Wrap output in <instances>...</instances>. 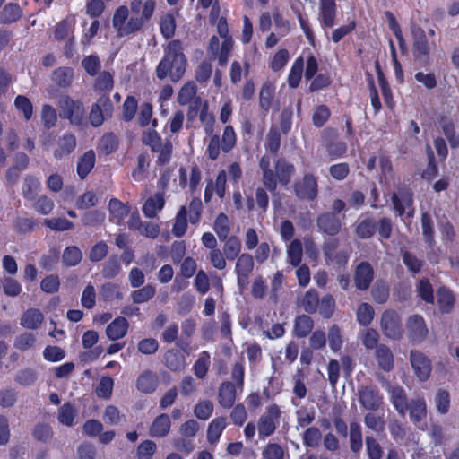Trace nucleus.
I'll list each match as a JSON object with an SVG mask.
<instances>
[{"label":"nucleus","instance_id":"8","mask_svg":"<svg viewBox=\"0 0 459 459\" xmlns=\"http://www.w3.org/2000/svg\"><path fill=\"white\" fill-rule=\"evenodd\" d=\"M295 195L302 200L314 201L318 195L316 178L312 174H306L294 184Z\"/></svg>","mask_w":459,"mask_h":459},{"label":"nucleus","instance_id":"24","mask_svg":"<svg viewBox=\"0 0 459 459\" xmlns=\"http://www.w3.org/2000/svg\"><path fill=\"white\" fill-rule=\"evenodd\" d=\"M171 427V421L169 416L166 413H162L156 417L150 427V436L153 437H166Z\"/></svg>","mask_w":459,"mask_h":459},{"label":"nucleus","instance_id":"26","mask_svg":"<svg viewBox=\"0 0 459 459\" xmlns=\"http://www.w3.org/2000/svg\"><path fill=\"white\" fill-rule=\"evenodd\" d=\"M164 204L163 194L156 193L145 201L143 205V212L147 218H155L157 213L163 209Z\"/></svg>","mask_w":459,"mask_h":459},{"label":"nucleus","instance_id":"29","mask_svg":"<svg viewBox=\"0 0 459 459\" xmlns=\"http://www.w3.org/2000/svg\"><path fill=\"white\" fill-rule=\"evenodd\" d=\"M221 241L224 242L221 251L228 260L233 261L241 255L242 245L237 236H230L226 239H221Z\"/></svg>","mask_w":459,"mask_h":459},{"label":"nucleus","instance_id":"36","mask_svg":"<svg viewBox=\"0 0 459 459\" xmlns=\"http://www.w3.org/2000/svg\"><path fill=\"white\" fill-rule=\"evenodd\" d=\"M187 230V208L181 206L178 210L174 225L172 227V233L177 238L184 236Z\"/></svg>","mask_w":459,"mask_h":459},{"label":"nucleus","instance_id":"12","mask_svg":"<svg viewBox=\"0 0 459 459\" xmlns=\"http://www.w3.org/2000/svg\"><path fill=\"white\" fill-rule=\"evenodd\" d=\"M316 227L321 233L333 237L341 232L342 223L335 213L325 212L317 216Z\"/></svg>","mask_w":459,"mask_h":459},{"label":"nucleus","instance_id":"55","mask_svg":"<svg viewBox=\"0 0 459 459\" xmlns=\"http://www.w3.org/2000/svg\"><path fill=\"white\" fill-rule=\"evenodd\" d=\"M38 378L37 372L32 368H23L15 375V382L22 386L32 385Z\"/></svg>","mask_w":459,"mask_h":459},{"label":"nucleus","instance_id":"33","mask_svg":"<svg viewBox=\"0 0 459 459\" xmlns=\"http://www.w3.org/2000/svg\"><path fill=\"white\" fill-rule=\"evenodd\" d=\"M303 256V248L300 239H294L287 247V260L293 267L300 264Z\"/></svg>","mask_w":459,"mask_h":459},{"label":"nucleus","instance_id":"20","mask_svg":"<svg viewBox=\"0 0 459 459\" xmlns=\"http://www.w3.org/2000/svg\"><path fill=\"white\" fill-rule=\"evenodd\" d=\"M336 4L334 0H320L319 21L327 28H333L335 24Z\"/></svg>","mask_w":459,"mask_h":459},{"label":"nucleus","instance_id":"25","mask_svg":"<svg viewBox=\"0 0 459 459\" xmlns=\"http://www.w3.org/2000/svg\"><path fill=\"white\" fill-rule=\"evenodd\" d=\"M44 320L42 312L38 308H29L21 316V325L26 329H38Z\"/></svg>","mask_w":459,"mask_h":459},{"label":"nucleus","instance_id":"35","mask_svg":"<svg viewBox=\"0 0 459 459\" xmlns=\"http://www.w3.org/2000/svg\"><path fill=\"white\" fill-rule=\"evenodd\" d=\"M39 185V180L36 177L32 175H27L23 178L22 188L24 198L28 200H34L38 195Z\"/></svg>","mask_w":459,"mask_h":459},{"label":"nucleus","instance_id":"23","mask_svg":"<svg viewBox=\"0 0 459 459\" xmlns=\"http://www.w3.org/2000/svg\"><path fill=\"white\" fill-rule=\"evenodd\" d=\"M388 392L392 404L400 415L404 416L409 405L404 390L401 386H389Z\"/></svg>","mask_w":459,"mask_h":459},{"label":"nucleus","instance_id":"42","mask_svg":"<svg viewBox=\"0 0 459 459\" xmlns=\"http://www.w3.org/2000/svg\"><path fill=\"white\" fill-rule=\"evenodd\" d=\"M121 264L117 255H111L104 263L102 268V276L106 279H113L119 274Z\"/></svg>","mask_w":459,"mask_h":459},{"label":"nucleus","instance_id":"64","mask_svg":"<svg viewBox=\"0 0 459 459\" xmlns=\"http://www.w3.org/2000/svg\"><path fill=\"white\" fill-rule=\"evenodd\" d=\"M41 121L48 129L54 127L57 121L56 109L49 104H44L41 109Z\"/></svg>","mask_w":459,"mask_h":459},{"label":"nucleus","instance_id":"40","mask_svg":"<svg viewBox=\"0 0 459 459\" xmlns=\"http://www.w3.org/2000/svg\"><path fill=\"white\" fill-rule=\"evenodd\" d=\"M54 37L58 41L68 39L67 45H72L74 43L72 24L67 20H63L58 22L55 27Z\"/></svg>","mask_w":459,"mask_h":459},{"label":"nucleus","instance_id":"47","mask_svg":"<svg viewBox=\"0 0 459 459\" xmlns=\"http://www.w3.org/2000/svg\"><path fill=\"white\" fill-rule=\"evenodd\" d=\"M274 96V87L272 82H265L261 88L259 94V105L262 109L268 111L272 106Z\"/></svg>","mask_w":459,"mask_h":459},{"label":"nucleus","instance_id":"43","mask_svg":"<svg viewBox=\"0 0 459 459\" xmlns=\"http://www.w3.org/2000/svg\"><path fill=\"white\" fill-rule=\"evenodd\" d=\"M437 298L440 310L443 313H449L455 303L453 293L446 289L441 288L437 292Z\"/></svg>","mask_w":459,"mask_h":459},{"label":"nucleus","instance_id":"14","mask_svg":"<svg viewBox=\"0 0 459 459\" xmlns=\"http://www.w3.org/2000/svg\"><path fill=\"white\" fill-rule=\"evenodd\" d=\"M411 365L420 381H426L431 372L430 360L420 351H411L410 354Z\"/></svg>","mask_w":459,"mask_h":459},{"label":"nucleus","instance_id":"34","mask_svg":"<svg viewBox=\"0 0 459 459\" xmlns=\"http://www.w3.org/2000/svg\"><path fill=\"white\" fill-rule=\"evenodd\" d=\"M299 306L307 313H315L319 306V297L316 290H307L299 300Z\"/></svg>","mask_w":459,"mask_h":459},{"label":"nucleus","instance_id":"6","mask_svg":"<svg viewBox=\"0 0 459 459\" xmlns=\"http://www.w3.org/2000/svg\"><path fill=\"white\" fill-rule=\"evenodd\" d=\"M255 267L254 257L248 253H242L235 264V273L237 275L238 286L240 291H243L249 283Z\"/></svg>","mask_w":459,"mask_h":459},{"label":"nucleus","instance_id":"38","mask_svg":"<svg viewBox=\"0 0 459 459\" xmlns=\"http://www.w3.org/2000/svg\"><path fill=\"white\" fill-rule=\"evenodd\" d=\"M276 176L282 185H287L294 173V166L284 160H278L275 164Z\"/></svg>","mask_w":459,"mask_h":459},{"label":"nucleus","instance_id":"37","mask_svg":"<svg viewBox=\"0 0 459 459\" xmlns=\"http://www.w3.org/2000/svg\"><path fill=\"white\" fill-rule=\"evenodd\" d=\"M22 15V11L17 4H6L0 13V20L2 23L7 24L18 21Z\"/></svg>","mask_w":459,"mask_h":459},{"label":"nucleus","instance_id":"28","mask_svg":"<svg viewBox=\"0 0 459 459\" xmlns=\"http://www.w3.org/2000/svg\"><path fill=\"white\" fill-rule=\"evenodd\" d=\"M408 410L410 411V418L418 424L427 417V405L422 397L411 399L409 402Z\"/></svg>","mask_w":459,"mask_h":459},{"label":"nucleus","instance_id":"41","mask_svg":"<svg viewBox=\"0 0 459 459\" xmlns=\"http://www.w3.org/2000/svg\"><path fill=\"white\" fill-rule=\"evenodd\" d=\"M226 427V419L223 417L214 419L209 424L207 429V439L210 443L217 442L221 435V432Z\"/></svg>","mask_w":459,"mask_h":459},{"label":"nucleus","instance_id":"22","mask_svg":"<svg viewBox=\"0 0 459 459\" xmlns=\"http://www.w3.org/2000/svg\"><path fill=\"white\" fill-rule=\"evenodd\" d=\"M74 69L68 66H60L51 74L52 82L61 89H68L74 80Z\"/></svg>","mask_w":459,"mask_h":459},{"label":"nucleus","instance_id":"31","mask_svg":"<svg viewBox=\"0 0 459 459\" xmlns=\"http://www.w3.org/2000/svg\"><path fill=\"white\" fill-rule=\"evenodd\" d=\"M165 365L172 371H181L185 368L186 359L178 350H169L165 355Z\"/></svg>","mask_w":459,"mask_h":459},{"label":"nucleus","instance_id":"58","mask_svg":"<svg viewBox=\"0 0 459 459\" xmlns=\"http://www.w3.org/2000/svg\"><path fill=\"white\" fill-rule=\"evenodd\" d=\"M357 320L363 326L368 325L374 318V309L368 303H362L357 309Z\"/></svg>","mask_w":459,"mask_h":459},{"label":"nucleus","instance_id":"54","mask_svg":"<svg viewBox=\"0 0 459 459\" xmlns=\"http://www.w3.org/2000/svg\"><path fill=\"white\" fill-rule=\"evenodd\" d=\"M364 423L367 428L374 430L377 433L383 432L385 428L384 416H380L373 412H368L365 415Z\"/></svg>","mask_w":459,"mask_h":459},{"label":"nucleus","instance_id":"17","mask_svg":"<svg viewBox=\"0 0 459 459\" xmlns=\"http://www.w3.org/2000/svg\"><path fill=\"white\" fill-rule=\"evenodd\" d=\"M238 389L233 382L223 381L218 389L219 404L225 409L231 408L236 402Z\"/></svg>","mask_w":459,"mask_h":459},{"label":"nucleus","instance_id":"49","mask_svg":"<svg viewBox=\"0 0 459 459\" xmlns=\"http://www.w3.org/2000/svg\"><path fill=\"white\" fill-rule=\"evenodd\" d=\"M106 219L104 212L100 210H91L86 212L82 217V222L84 226L88 227H99Z\"/></svg>","mask_w":459,"mask_h":459},{"label":"nucleus","instance_id":"46","mask_svg":"<svg viewBox=\"0 0 459 459\" xmlns=\"http://www.w3.org/2000/svg\"><path fill=\"white\" fill-rule=\"evenodd\" d=\"M350 443L351 449L354 453H358L362 448V433L361 427L357 421L350 424Z\"/></svg>","mask_w":459,"mask_h":459},{"label":"nucleus","instance_id":"15","mask_svg":"<svg viewBox=\"0 0 459 459\" xmlns=\"http://www.w3.org/2000/svg\"><path fill=\"white\" fill-rule=\"evenodd\" d=\"M374 280V269L368 262L359 263L354 271V283L358 290H367Z\"/></svg>","mask_w":459,"mask_h":459},{"label":"nucleus","instance_id":"57","mask_svg":"<svg viewBox=\"0 0 459 459\" xmlns=\"http://www.w3.org/2000/svg\"><path fill=\"white\" fill-rule=\"evenodd\" d=\"M421 230L426 243L432 247L434 244V229L431 217L424 212L421 215Z\"/></svg>","mask_w":459,"mask_h":459},{"label":"nucleus","instance_id":"61","mask_svg":"<svg viewBox=\"0 0 459 459\" xmlns=\"http://www.w3.org/2000/svg\"><path fill=\"white\" fill-rule=\"evenodd\" d=\"M82 66L89 75L95 76L100 71L101 62L98 56L90 55L82 59Z\"/></svg>","mask_w":459,"mask_h":459},{"label":"nucleus","instance_id":"60","mask_svg":"<svg viewBox=\"0 0 459 459\" xmlns=\"http://www.w3.org/2000/svg\"><path fill=\"white\" fill-rule=\"evenodd\" d=\"M100 295L105 301H110L114 299H123L122 292L119 290L118 287L112 282L104 283L100 290Z\"/></svg>","mask_w":459,"mask_h":459},{"label":"nucleus","instance_id":"7","mask_svg":"<svg viewBox=\"0 0 459 459\" xmlns=\"http://www.w3.org/2000/svg\"><path fill=\"white\" fill-rule=\"evenodd\" d=\"M380 328L383 333L389 339L400 340L403 336L401 317L394 310H385L382 314Z\"/></svg>","mask_w":459,"mask_h":459},{"label":"nucleus","instance_id":"51","mask_svg":"<svg viewBox=\"0 0 459 459\" xmlns=\"http://www.w3.org/2000/svg\"><path fill=\"white\" fill-rule=\"evenodd\" d=\"M389 286L383 281H377L371 290L373 299L378 304H384L389 298Z\"/></svg>","mask_w":459,"mask_h":459},{"label":"nucleus","instance_id":"21","mask_svg":"<svg viewBox=\"0 0 459 459\" xmlns=\"http://www.w3.org/2000/svg\"><path fill=\"white\" fill-rule=\"evenodd\" d=\"M159 383V377L156 373L151 370L143 371L136 380V388L144 394L153 393Z\"/></svg>","mask_w":459,"mask_h":459},{"label":"nucleus","instance_id":"62","mask_svg":"<svg viewBox=\"0 0 459 459\" xmlns=\"http://www.w3.org/2000/svg\"><path fill=\"white\" fill-rule=\"evenodd\" d=\"M137 107L136 99L133 96H127L122 106V119L126 122L131 121L135 116Z\"/></svg>","mask_w":459,"mask_h":459},{"label":"nucleus","instance_id":"10","mask_svg":"<svg viewBox=\"0 0 459 459\" xmlns=\"http://www.w3.org/2000/svg\"><path fill=\"white\" fill-rule=\"evenodd\" d=\"M361 406L370 411H377L383 404V397L376 386H362L358 391Z\"/></svg>","mask_w":459,"mask_h":459},{"label":"nucleus","instance_id":"53","mask_svg":"<svg viewBox=\"0 0 459 459\" xmlns=\"http://www.w3.org/2000/svg\"><path fill=\"white\" fill-rule=\"evenodd\" d=\"M355 232L360 238H369L376 232V222L373 219L362 220L356 227Z\"/></svg>","mask_w":459,"mask_h":459},{"label":"nucleus","instance_id":"3","mask_svg":"<svg viewBox=\"0 0 459 459\" xmlns=\"http://www.w3.org/2000/svg\"><path fill=\"white\" fill-rule=\"evenodd\" d=\"M154 9V0L144 1L141 16L130 15V17L127 18L124 27H122L118 37H126L141 30L144 23L149 21L153 14Z\"/></svg>","mask_w":459,"mask_h":459},{"label":"nucleus","instance_id":"59","mask_svg":"<svg viewBox=\"0 0 459 459\" xmlns=\"http://www.w3.org/2000/svg\"><path fill=\"white\" fill-rule=\"evenodd\" d=\"M304 68V61L302 57H299L294 62L290 73L289 74L288 82L291 88H296L299 84Z\"/></svg>","mask_w":459,"mask_h":459},{"label":"nucleus","instance_id":"4","mask_svg":"<svg viewBox=\"0 0 459 459\" xmlns=\"http://www.w3.org/2000/svg\"><path fill=\"white\" fill-rule=\"evenodd\" d=\"M113 109V104L108 95L102 94L91 106L89 114L91 125L94 127L101 126L106 119L112 117Z\"/></svg>","mask_w":459,"mask_h":459},{"label":"nucleus","instance_id":"30","mask_svg":"<svg viewBox=\"0 0 459 459\" xmlns=\"http://www.w3.org/2000/svg\"><path fill=\"white\" fill-rule=\"evenodd\" d=\"M96 160L95 152L92 150L87 151L78 160L77 174L81 179H84L94 167Z\"/></svg>","mask_w":459,"mask_h":459},{"label":"nucleus","instance_id":"19","mask_svg":"<svg viewBox=\"0 0 459 459\" xmlns=\"http://www.w3.org/2000/svg\"><path fill=\"white\" fill-rule=\"evenodd\" d=\"M375 358L378 367L385 372H390L394 368V358L391 349L385 344H379L375 351Z\"/></svg>","mask_w":459,"mask_h":459},{"label":"nucleus","instance_id":"44","mask_svg":"<svg viewBox=\"0 0 459 459\" xmlns=\"http://www.w3.org/2000/svg\"><path fill=\"white\" fill-rule=\"evenodd\" d=\"M213 229L220 240L229 238L230 233V224L229 218L225 213H220L216 217Z\"/></svg>","mask_w":459,"mask_h":459},{"label":"nucleus","instance_id":"56","mask_svg":"<svg viewBox=\"0 0 459 459\" xmlns=\"http://www.w3.org/2000/svg\"><path fill=\"white\" fill-rule=\"evenodd\" d=\"M197 88L195 82H186L179 91L178 101L180 105L188 104L196 95Z\"/></svg>","mask_w":459,"mask_h":459},{"label":"nucleus","instance_id":"39","mask_svg":"<svg viewBox=\"0 0 459 459\" xmlns=\"http://www.w3.org/2000/svg\"><path fill=\"white\" fill-rule=\"evenodd\" d=\"M113 75L108 71L101 72L93 84L94 91L104 92L107 95L113 89Z\"/></svg>","mask_w":459,"mask_h":459},{"label":"nucleus","instance_id":"50","mask_svg":"<svg viewBox=\"0 0 459 459\" xmlns=\"http://www.w3.org/2000/svg\"><path fill=\"white\" fill-rule=\"evenodd\" d=\"M210 354L208 351H203L197 360L195 362L193 370L196 377L203 379L210 367Z\"/></svg>","mask_w":459,"mask_h":459},{"label":"nucleus","instance_id":"9","mask_svg":"<svg viewBox=\"0 0 459 459\" xmlns=\"http://www.w3.org/2000/svg\"><path fill=\"white\" fill-rule=\"evenodd\" d=\"M392 204L394 210L398 216H403L407 212L408 217L413 215V195L408 188H400L397 193L392 195Z\"/></svg>","mask_w":459,"mask_h":459},{"label":"nucleus","instance_id":"52","mask_svg":"<svg viewBox=\"0 0 459 459\" xmlns=\"http://www.w3.org/2000/svg\"><path fill=\"white\" fill-rule=\"evenodd\" d=\"M62 258L66 266H75L82 261V253L79 247L71 246L64 250Z\"/></svg>","mask_w":459,"mask_h":459},{"label":"nucleus","instance_id":"1","mask_svg":"<svg viewBox=\"0 0 459 459\" xmlns=\"http://www.w3.org/2000/svg\"><path fill=\"white\" fill-rule=\"evenodd\" d=\"M187 65V58L184 53L183 43L178 39L171 40L164 49V56L156 68V75L160 80L169 77L177 82L184 76Z\"/></svg>","mask_w":459,"mask_h":459},{"label":"nucleus","instance_id":"5","mask_svg":"<svg viewBox=\"0 0 459 459\" xmlns=\"http://www.w3.org/2000/svg\"><path fill=\"white\" fill-rule=\"evenodd\" d=\"M413 44L412 54L414 60L421 65L429 64L430 46L427 39L425 31L420 28H413L411 30Z\"/></svg>","mask_w":459,"mask_h":459},{"label":"nucleus","instance_id":"63","mask_svg":"<svg viewBox=\"0 0 459 459\" xmlns=\"http://www.w3.org/2000/svg\"><path fill=\"white\" fill-rule=\"evenodd\" d=\"M98 201V196L93 191H86L77 198L75 205L80 210H87L96 206Z\"/></svg>","mask_w":459,"mask_h":459},{"label":"nucleus","instance_id":"18","mask_svg":"<svg viewBox=\"0 0 459 459\" xmlns=\"http://www.w3.org/2000/svg\"><path fill=\"white\" fill-rule=\"evenodd\" d=\"M109 221L116 225H121L130 213V207L117 198H111L108 204Z\"/></svg>","mask_w":459,"mask_h":459},{"label":"nucleus","instance_id":"48","mask_svg":"<svg viewBox=\"0 0 459 459\" xmlns=\"http://www.w3.org/2000/svg\"><path fill=\"white\" fill-rule=\"evenodd\" d=\"M155 293V288L151 284H147L139 290H134L131 293V298L134 304H141L148 302L154 297Z\"/></svg>","mask_w":459,"mask_h":459},{"label":"nucleus","instance_id":"27","mask_svg":"<svg viewBox=\"0 0 459 459\" xmlns=\"http://www.w3.org/2000/svg\"><path fill=\"white\" fill-rule=\"evenodd\" d=\"M128 325V322L125 317H117L106 328L108 338L111 341L123 338L127 333Z\"/></svg>","mask_w":459,"mask_h":459},{"label":"nucleus","instance_id":"32","mask_svg":"<svg viewBox=\"0 0 459 459\" xmlns=\"http://www.w3.org/2000/svg\"><path fill=\"white\" fill-rule=\"evenodd\" d=\"M314 327V321L307 315L299 316L294 322V334L298 338L307 337Z\"/></svg>","mask_w":459,"mask_h":459},{"label":"nucleus","instance_id":"13","mask_svg":"<svg viewBox=\"0 0 459 459\" xmlns=\"http://www.w3.org/2000/svg\"><path fill=\"white\" fill-rule=\"evenodd\" d=\"M406 327L408 337L414 343L424 341L429 333L424 319L419 315L410 316Z\"/></svg>","mask_w":459,"mask_h":459},{"label":"nucleus","instance_id":"45","mask_svg":"<svg viewBox=\"0 0 459 459\" xmlns=\"http://www.w3.org/2000/svg\"><path fill=\"white\" fill-rule=\"evenodd\" d=\"M118 146L117 137L113 133L105 134L99 143L98 150L105 155L114 152Z\"/></svg>","mask_w":459,"mask_h":459},{"label":"nucleus","instance_id":"16","mask_svg":"<svg viewBox=\"0 0 459 459\" xmlns=\"http://www.w3.org/2000/svg\"><path fill=\"white\" fill-rule=\"evenodd\" d=\"M76 144V137L73 134L65 133L57 138L53 156L58 160H64L74 151Z\"/></svg>","mask_w":459,"mask_h":459},{"label":"nucleus","instance_id":"11","mask_svg":"<svg viewBox=\"0 0 459 459\" xmlns=\"http://www.w3.org/2000/svg\"><path fill=\"white\" fill-rule=\"evenodd\" d=\"M281 415L279 407L275 404L267 407L266 411L259 418L257 429L260 436L269 437L275 429Z\"/></svg>","mask_w":459,"mask_h":459},{"label":"nucleus","instance_id":"2","mask_svg":"<svg viewBox=\"0 0 459 459\" xmlns=\"http://www.w3.org/2000/svg\"><path fill=\"white\" fill-rule=\"evenodd\" d=\"M59 116L67 119L70 124L81 126L84 122V107L82 101L73 100L69 95L63 94L58 98Z\"/></svg>","mask_w":459,"mask_h":459}]
</instances>
